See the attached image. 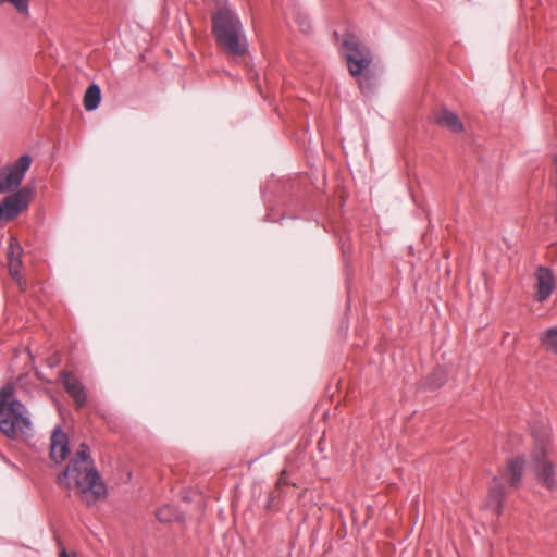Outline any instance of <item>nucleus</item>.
Returning <instances> with one entry per match:
<instances>
[{
	"label": "nucleus",
	"mask_w": 557,
	"mask_h": 557,
	"mask_svg": "<svg viewBox=\"0 0 557 557\" xmlns=\"http://www.w3.org/2000/svg\"><path fill=\"white\" fill-rule=\"evenodd\" d=\"M58 482L67 488L75 490L82 502L87 505L106 496V486L94 467L86 444L78 446L65 471L59 475Z\"/></svg>",
	"instance_id": "f257e3e1"
},
{
	"label": "nucleus",
	"mask_w": 557,
	"mask_h": 557,
	"mask_svg": "<svg viewBox=\"0 0 557 557\" xmlns=\"http://www.w3.org/2000/svg\"><path fill=\"white\" fill-rule=\"evenodd\" d=\"M14 391L11 383L0 389V431L9 438L26 434L30 429L27 410L15 399Z\"/></svg>",
	"instance_id": "f03ea898"
},
{
	"label": "nucleus",
	"mask_w": 557,
	"mask_h": 557,
	"mask_svg": "<svg viewBox=\"0 0 557 557\" xmlns=\"http://www.w3.org/2000/svg\"><path fill=\"white\" fill-rule=\"evenodd\" d=\"M213 34L218 45L234 57L245 54L247 50L242 24L228 8H222L213 16Z\"/></svg>",
	"instance_id": "7ed1b4c3"
},
{
	"label": "nucleus",
	"mask_w": 557,
	"mask_h": 557,
	"mask_svg": "<svg viewBox=\"0 0 557 557\" xmlns=\"http://www.w3.org/2000/svg\"><path fill=\"white\" fill-rule=\"evenodd\" d=\"M343 46L346 49V60L349 73L352 76L360 75L367 70L371 62L372 55L367 46H364L356 36L347 34L344 38Z\"/></svg>",
	"instance_id": "20e7f679"
},
{
	"label": "nucleus",
	"mask_w": 557,
	"mask_h": 557,
	"mask_svg": "<svg viewBox=\"0 0 557 557\" xmlns=\"http://www.w3.org/2000/svg\"><path fill=\"white\" fill-rule=\"evenodd\" d=\"M531 467L539 483L553 490L556 486L554 463L546 458L544 440L536 441L531 455Z\"/></svg>",
	"instance_id": "39448f33"
},
{
	"label": "nucleus",
	"mask_w": 557,
	"mask_h": 557,
	"mask_svg": "<svg viewBox=\"0 0 557 557\" xmlns=\"http://www.w3.org/2000/svg\"><path fill=\"white\" fill-rule=\"evenodd\" d=\"M30 163V157L22 156L13 164L0 170V193L17 187Z\"/></svg>",
	"instance_id": "423d86ee"
},
{
	"label": "nucleus",
	"mask_w": 557,
	"mask_h": 557,
	"mask_svg": "<svg viewBox=\"0 0 557 557\" xmlns=\"http://www.w3.org/2000/svg\"><path fill=\"white\" fill-rule=\"evenodd\" d=\"M21 265V247L15 238H11L8 251V268L20 290L24 292L26 290V282L20 275Z\"/></svg>",
	"instance_id": "0eeeda50"
},
{
	"label": "nucleus",
	"mask_w": 557,
	"mask_h": 557,
	"mask_svg": "<svg viewBox=\"0 0 557 557\" xmlns=\"http://www.w3.org/2000/svg\"><path fill=\"white\" fill-rule=\"evenodd\" d=\"M535 299L540 302L545 301L553 293L555 280L552 271L546 268H539L536 273Z\"/></svg>",
	"instance_id": "6e6552de"
},
{
	"label": "nucleus",
	"mask_w": 557,
	"mask_h": 557,
	"mask_svg": "<svg viewBox=\"0 0 557 557\" xmlns=\"http://www.w3.org/2000/svg\"><path fill=\"white\" fill-rule=\"evenodd\" d=\"M1 205L4 210V219L12 220L27 207L28 194L26 190H20L5 197Z\"/></svg>",
	"instance_id": "1a4fd4ad"
},
{
	"label": "nucleus",
	"mask_w": 557,
	"mask_h": 557,
	"mask_svg": "<svg viewBox=\"0 0 557 557\" xmlns=\"http://www.w3.org/2000/svg\"><path fill=\"white\" fill-rule=\"evenodd\" d=\"M69 454L67 436L60 429H55L51 435L50 456L55 462L63 461Z\"/></svg>",
	"instance_id": "9d476101"
},
{
	"label": "nucleus",
	"mask_w": 557,
	"mask_h": 557,
	"mask_svg": "<svg viewBox=\"0 0 557 557\" xmlns=\"http://www.w3.org/2000/svg\"><path fill=\"white\" fill-rule=\"evenodd\" d=\"M63 385L66 392L73 397L74 401L78 407H82L86 403V395L81 382L72 374H63Z\"/></svg>",
	"instance_id": "9b49d317"
},
{
	"label": "nucleus",
	"mask_w": 557,
	"mask_h": 557,
	"mask_svg": "<svg viewBox=\"0 0 557 557\" xmlns=\"http://www.w3.org/2000/svg\"><path fill=\"white\" fill-rule=\"evenodd\" d=\"M436 122L441 126L446 127L454 133H459L463 129V125L459 117L447 109H442L438 111L436 114Z\"/></svg>",
	"instance_id": "f8f14e48"
},
{
	"label": "nucleus",
	"mask_w": 557,
	"mask_h": 557,
	"mask_svg": "<svg viewBox=\"0 0 557 557\" xmlns=\"http://www.w3.org/2000/svg\"><path fill=\"white\" fill-rule=\"evenodd\" d=\"M524 460L522 458H515L508 461L505 478L512 487H518L522 478Z\"/></svg>",
	"instance_id": "ddd939ff"
},
{
	"label": "nucleus",
	"mask_w": 557,
	"mask_h": 557,
	"mask_svg": "<svg viewBox=\"0 0 557 557\" xmlns=\"http://www.w3.org/2000/svg\"><path fill=\"white\" fill-rule=\"evenodd\" d=\"M505 497V487L502 482L497 479L493 480L490 487L488 505L496 511L499 512Z\"/></svg>",
	"instance_id": "4468645a"
},
{
	"label": "nucleus",
	"mask_w": 557,
	"mask_h": 557,
	"mask_svg": "<svg viewBox=\"0 0 557 557\" xmlns=\"http://www.w3.org/2000/svg\"><path fill=\"white\" fill-rule=\"evenodd\" d=\"M101 99V92L98 85H90L84 95V107L87 111H92L98 108Z\"/></svg>",
	"instance_id": "2eb2a0df"
},
{
	"label": "nucleus",
	"mask_w": 557,
	"mask_h": 557,
	"mask_svg": "<svg viewBox=\"0 0 557 557\" xmlns=\"http://www.w3.org/2000/svg\"><path fill=\"white\" fill-rule=\"evenodd\" d=\"M541 345L550 354L557 356V327H550L540 334Z\"/></svg>",
	"instance_id": "dca6fc26"
},
{
	"label": "nucleus",
	"mask_w": 557,
	"mask_h": 557,
	"mask_svg": "<svg viewBox=\"0 0 557 557\" xmlns=\"http://www.w3.org/2000/svg\"><path fill=\"white\" fill-rule=\"evenodd\" d=\"M4 3L11 4L20 15L29 16V0H0V4Z\"/></svg>",
	"instance_id": "f3484780"
},
{
	"label": "nucleus",
	"mask_w": 557,
	"mask_h": 557,
	"mask_svg": "<svg viewBox=\"0 0 557 557\" xmlns=\"http://www.w3.org/2000/svg\"><path fill=\"white\" fill-rule=\"evenodd\" d=\"M157 519L161 522H170L174 518V511L172 507L164 506L157 511Z\"/></svg>",
	"instance_id": "a211bd4d"
},
{
	"label": "nucleus",
	"mask_w": 557,
	"mask_h": 557,
	"mask_svg": "<svg viewBox=\"0 0 557 557\" xmlns=\"http://www.w3.org/2000/svg\"><path fill=\"white\" fill-rule=\"evenodd\" d=\"M554 165H555V170H554V174H553V182H554V186H555V191H556V221H557V157L554 159Z\"/></svg>",
	"instance_id": "6ab92c4d"
},
{
	"label": "nucleus",
	"mask_w": 557,
	"mask_h": 557,
	"mask_svg": "<svg viewBox=\"0 0 557 557\" xmlns=\"http://www.w3.org/2000/svg\"><path fill=\"white\" fill-rule=\"evenodd\" d=\"M59 557H70L65 549H62L59 554Z\"/></svg>",
	"instance_id": "aec40b11"
},
{
	"label": "nucleus",
	"mask_w": 557,
	"mask_h": 557,
	"mask_svg": "<svg viewBox=\"0 0 557 557\" xmlns=\"http://www.w3.org/2000/svg\"><path fill=\"white\" fill-rule=\"evenodd\" d=\"M1 219H4V210H3L2 205H0V220Z\"/></svg>",
	"instance_id": "412c9836"
},
{
	"label": "nucleus",
	"mask_w": 557,
	"mask_h": 557,
	"mask_svg": "<svg viewBox=\"0 0 557 557\" xmlns=\"http://www.w3.org/2000/svg\"><path fill=\"white\" fill-rule=\"evenodd\" d=\"M441 384H442V382H438V383L434 384V386L438 387V386H441Z\"/></svg>",
	"instance_id": "4be33fe9"
}]
</instances>
